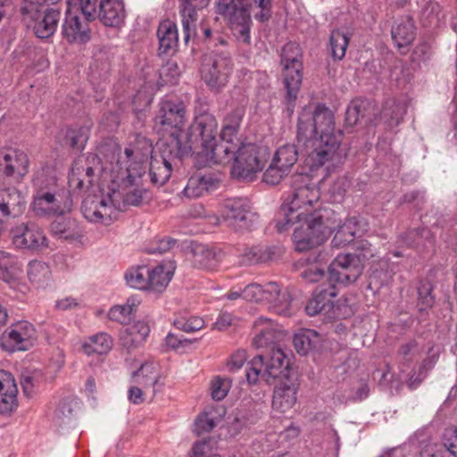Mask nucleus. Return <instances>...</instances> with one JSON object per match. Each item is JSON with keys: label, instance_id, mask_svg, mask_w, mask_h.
Wrapping results in <instances>:
<instances>
[{"label": "nucleus", "instance_id": "79ce46f5", "mask_svg": "<svg viewBox=\"0 0 457 457\" xmlns=\"http://www.w3.org/2000/svg\"><path fill=\"white\" fill-rule=\"evenodd\" d=\"M112 348V339L105 332L89 337L83 344L82 349L87 355L106 354Z\"/></svg>", "mask_w": 457, "mask_h": 457}, {"label": "nucleus", "instance_id": "20e7f679", "mask_svg": "<svg viewBox=\"0 0 457 457\" xmlns=\"http://www.w3.org/2000/svg\"><path fill=\"white\" fill-rule=\"evenodd\" d=\"M32 187L30 208L37 216H62L71 211V192L58 182L51 168L42 167L35 171Z\"/></svg>", "mask_w": 457, "mask_h": 457}, {"label": "nucleus", "instance_id": "37998d69", "mask_svg": "<svg viewBox=\"0 0 457 457\" xmlns=\"http://www.w3.org/2000/svg\"><path fill=\"white\" fill-rule=\"evenodd\" d=\"M150 333V328L145 321L138 320L126 328L120 334L123 345L127 347L137 345L145 341Z\"/></svg>", "mask_w": 457, "mask_h": 457}, {"label": "nucleus", "instance_id": "1a4fd4ad", "mask_svg": "<svg viewBox=\"0 0 457 457\" xmlns=\"http://www.w3.org/2000/svg\"><path fill=\"white\" fill-rule=\"evenodd\" d=\"M220 219L232 230L246 232L256 224L258 215L247 197H232L223 202Z\"/></svg>", "mask_w": 457, "mask_h": 457}, {"label": "nucleus", "instance_id": "473e14b6", "mask_svg": "<svg viewBox=\"0 0 457 457\" xmlns=\"http://www.w3.org/2000/svg\"><path fill=\"white\" fill-rule=\"evenodd\" d=\"M193 264L205 270H216L222 259V252L206 245H197L192 250Z\"/></svg>", "mask_w": 457, "mask_h": 457}, {"label": "nucleus", "instance_id": "aec40b11", "mask_svg": "<svg viewBox=\"0 0 457 457\" xmlns=\"http://www.w3.org/2000/svg\"><path fill=\"white\" fill-rule=\"evenodd\" d=\"M28 154L19 149H8L0 152V171L16 180L22 179L29 172Z\"/></svg>", "mask_w": 457, "mask_h": 457}, {"label": "nucleus", "instance_id": "2eb2a0df", "mask_svg": "<svg viewBox=\"0 0 457 457\" xmlns=\"http://www.w3.org/2000/svg\"><path fill=\"white\" fill-rule=\"evenodd\" d=\"M363 265L353 254H338L328 268L329 285H347L354 282L361 274Z\"/></svg>", "mask_w": 457, "mask_h": 457}, {"label": "nucleus", "instance_id": "603ef678", "mask_svg": "<svg viewBox=\"0 0 457 457\" xmlns=\"http://www.w3.org/2000/svg\"><path fill=\"white\" fill-rule=\"evenodd\" d=\"M44 380L43 373L40 370L25 371L21 375V385L24 393L29 395L32 394L34 388L39 386Z\"/></svg>", "mask_w": 457, "mask_h": 457}, {"label": "nucleus", "instance_id": "13d9d810", "mask_svg": "<svg viewBox=\"0 0 457 457\" xmlns=\"http://www.w3.org/2000/svg\"><path fill=\"white\" fill-rule=\"evenodd\" d=\"M175 327L187 333H193L202 329L204 327V321L199 317H190L189 319L176 320L174 321Z\"/></svg>", "mask_w": 457, "mask_h": 457}, {"label": "nucleus", "instance_id": "dca6fc26", "mask_svg": "<svg viewBox=\"0 0 457 457\" xmlns=\"http://www.w3.org/2000/svg\"><path fill=\"white\" fill-rule=\"evenodd\" d=\"M232 70L230 58L224 54H214L204 59L201 68L203 79L212 87H220L228 80Z\"/></svg>", "mask_w": 457, "mask_h": 457}, {"label": "nucleus", "instance_id": "a211bd4d", "mask_svg": "<svg viewBox=\"0 0 457 457\" xmlns=\"http://www.w3.org/2000/svg\"><path fill=\"white\" fill-rule=\"evenodd\" d=\"M12 242L18 249L43 250L48 247L44 232L35 224H21L11 230Z\"/></svg>", "mask_w": 457, "mask_h": 457}, {"label": "nucleus", "instance_id": "3c124183", "mask_svg": "<svg viewBox=\"0 0 457 457\" xmlns=\"http://www.w3.org/2000/svg\"><path fill=\"white\" fill-rule=\"evenodd\" d=\"M220 416L214 411H204L195 420V431L197 434L210 432L220 422Z\"/></svg>", "mask_w": 457, "mask_h": 457}, {"label": "nucleus", "instance_id": "2f4dec72", "mask_svg": "<svg viewBox=\"0 0 457 457\" xmlns=\"http://www.w3.org/2000/svg\"><path fill=\"white\" fill-rule=\"evenodd\" d=\"M336 286L318 289L306 304L305 310L308 315L315 316L318 313H328L334 310L333 298L337 295Z\"/></svg>", "mask_w": 457, "mask_h": 457}, {"label": "nucleus", "instance_id": "49530a36", "mask_svg": "<svg viewBox=\"0 0 457 457\" xmlns=\"http://www.w3.org/2000/svg\"><path fill=\"white\" fill-rule=\"evenodd\" d=\"M140 301L137 298L129 297L124 304L112 306L108 312V318L120 324H126L130 321Z\"/></svg>", "mask_w": 457, "mask_h": 457}, {"label": "nucleus", "instance_id": "0e129e2a", "mask_svg": "<svg viewBox=\"0 0 457 457\" xmlns=\"http://www.w3.org/2000/svg\"><path fill=\"white\" fill-rule=\"evenodd\" d=\"M247 360V353L244 349H238L234 352L227 361L228 369L230 371H237L243 367Z\"/></svg>", "mask_w": 457, "mask_h": 457}, {"label": "nucleus", "instance_id": "9b49d317", "mask_svg": "<svg viewBox=\"0 0 457 457\" xmlns=\"http://www.w3.org/2000/svg\"><path fill=\"white\" fill-rule=\"evenodd\" d=\"M244 116V108L237 107L223 118L220 135V142L218 148H216L218 162L222 164L228 163L231 161L237 146L240 145L238 132Z\"/></svg>", "mask_w": 457, "mask_h": 457}, {"label": "nucleus", "instance_id": "7ed1b4c3", "mask_svg": "<svg viewBox=\"0 0 457 457\" xmlns=\"http://www.w3.org/2000/svg\"><path fill=\"white\" fill-rule=\"evenodd\" d=\"M152 152L147 139L137 138L118 155L115 163L102 168V177L104 181H111L109 187L113 196L121 195L125 204L138 206L151 199L149 191L139 184Z\"/></svg>", "mask_w": 457, "mask_h": 457}, {"label": "nucleus", "instance_id": "052dcab7", "mask_svg": "<svg viewBox=\"0 0 457 457\" xmlns=\"http://www.w3.org/2000/svg\"><path fill=\"white\" fill-rule=\"evenodd\" d=\"M398 353L403 359V365L405 363L409 365L420 353V349L415 341H410L400 347Z\"/></svg>", "mask_w": 457, "mask_h": 457}, {"label": "nucleus", "instance_id": "39448f33", "mask_svg": "<svg viewBox=\"0 0 457 457\" xmlns=\"http://www.w3.org/2000/svg\"><path fill=\"white\" fill-rule=\"evenodd\" d=\"M154 122L165 130H176L171 133L170 140L166 143L168 147H176V151H170V154L186 156L192 152V145L187 138L188 132L183 129L187 123V111L182 101L162 100L159 104Z\"/></svg>", "mask_w": 457, "mask_h": 457}, {"label": "nucleus", "instance_id": "b1692460", "mask_svg": "<svg viewBox=\"0 0 457 457\" xmlns=\"http://www.w3.org/2000/svg\"><path fill=\"white\" fill-rule=\"evenodd\" d=\"M391 37L397 50L402 54H406L416 38L413 20L409 16L396 20L391 28Z\"/></svg>", "mask_w": 457, "mask_h": 457}, {"label": "nucleus", "instance_id": "e433bc0d", "mask_svg": "<svg viewBox=\"0 0 457 457\" xmlns=\"http://www.w3.org/2000/svg\"><path fill=\"white\" fill-rule=\"evenodd\" d=\"M159 51L167 54L178 45V29L176 24L170 21H162L157 29Z\"/></svg>", "mask_w": 457, "mask_h": 457}, {"label": "nucleus", "instance_id": "09e8293b", "mask_svg": "<svg viewBox=\"0 0 457 457\" xmlns=\"http://www.w3.org/2000/svg\"><path fill=\"white\" fill-rule=\"evenodd\" d=\"M350 37L339 29L331 31L329 45L331 50V56L335 60H342L349 45Z\"/></svg>", "mask_w": 457, "mask_h": 457}, {"label": "nucleus", "instance_id": "864d4df0", "mask_svg": "<svg viewBox=\"0 0 457 457\" xmlns=\"http://www.w3.org/2000/svg\"><path fill=\"white\" fill-rule=\"evenodd\" d=\"M231 387V379L225 377H215L211 382V395L216 401L223 400Z\"/></svg>", "mask_w": 457, "mask_h": 457}, {"label": "nucleus", "instance_id": "338daca9", "mask_svg": "<svg viewBox=\"0 0 457 457\" xmlns=\"http://www.w3.org/2000/svg\"><path fill=\"white\" fill-rule=\"evenodd\" d=\"M363 116L361 104L358 102H352L345 112V121L349 126L357 124L360 118Z\"/></svg>", "mask_w": 457, "mask_h": 457}, {"label": "nucleus", "instance_id": "cd10ccee", "mask_svg": "<svg viewBox=\"0 0 457 457\" xmlns=\"http://www.w3.org/2000/svg\"><path fill=\"white\" fill-rule=\"evenodd\" d=\"M175 263L165 260L154 266H148L149 292L162 293L170 284L175 271Z\"/></svg>", "mask_w": 457, "mask_h": 457}, {"label": "nucleus", "instance_id": "f03ea898", "mask_svg": "<svg viewBox=\"0 0 457 457\" xmlns=\"http://www.w3.org/2000/svg\"><path fill=\"white\" fill-rule=\"evenodd\" d=\"M342 133L335 130L332 112L324 105L301 112L297 126V142L303 145L304 164L312 172L321 171L323 178L343 162L346 154L340 147Z\"/></svg>", "mask_w": 457, "mask_h": 457}, {"label": "nucleus", "instance_id": "58836bf2", "mask_svg": "<svg viewBox=\"0 0 457 457\" xmlns=\"http://www.w3.org/2000/svg\"><path fill=\"white\" fill-rule=\"evenodd\" d=\"M217 183L218 181L212 177H192L188 179L182 195L187 198L201 197L216 188Z\"/></svg>", "mask_w": 457, "mask_h": 457}, {"label": "nucleus", "instance_id": "f704fd0d", "mask_svg": "<svg viewBox=\"0 0 457 457\" xmlns=\"http://www.w3.org/2000/svg\"><path fill=\"white\" fill-rule=\"evenodd\" d=\"M132 378L136 385L143 386L145 393L149 391L153 395H154L156 392L154 386L159 379L157 364L154 362H145L142 364L137 370L133 372Z\"/></svg>", "mask_w": 457, "mask_h": 457}, {"label": "nucleus", "instance_id": "6ab92c4d", "mask_svg": "<svg viewBox=\"0 0 457 457\" xmlns=\"http://www.w3.org/2000/svg\"><path fill=\"white\" fill-rule=\"evenodd\" d=\"M253 329L255 336L252 344L255 348L262 349L266 353L279 349L276 345L282 337V331L270 319L262 316L257 318L253 322Z\"/></svg>", "mask_w": 457, "mask_h": 457}, {"label": "nucleus", "instance_id": "6e6d98bb", "mask_svg": "<svg viewBox=\"0 0 457 457\" xmlns=\"http://www.w3.org/2000/svg\"><path fill=\"white\" fill-rule=\"evenodd\" d=\"M215 445L216 442L211 438L195 442L192 447V453L190 457L219 456L218 454L214 453Z\"/></svg>", "mask_w": 457, "mask_h": 457}, {"label": "nucleus", "instance_id": "c85d7f7f", "mask_svg": "<svg viewBox=\"0 0 457 457\" xmlns=\"http://www.w3.org/2000/svg\"><path fill=\"white\" fill-rule=\"evenodd\" d=\"M63 37L71 44H84L90 39V31L87 21L72 14L68 9L62 28Z\"/></svg>", "mask_w": 457, "mask_h": 457}, {"label": "nucleus", "instance_id": "a878e982", "mask_svg": "<svg viewBox=\"0 0 457 457\" xmlns=\"http://www.w3.org/2000/svg\"><path fill=\"white\" fill-rule=\"evenodd\" d=\"M265 302L279 315H289L291 312V293L287 287H284L277 282L267 283Z\"/></svg>", "mask_w": 457, "mask_h": 457}, {"label": "nucleus", "instance_id": "72a5a7b5", "mask_svg": "<svg viewBox=\"0 0 457 457\" xmlns=\"http://www.w3.org/2000/svg\"><path fill=\"white\" fill-rule=\"evenodd\" d=\"M125 9L120 0H101L98 16L105 26L118 27L124 21Z\"/></svg>", "mask_w": 457, "mask_h": 457}, {"label": "nucleus", "instance_id": "9d476101", "mask_svg": "<svg viewBox=\"0 0 457 457\" xmlns=\"http://www.w3.org/2000/svg\"><path fill=\"white\" fill-rule=\"evenodd\" d=\"M188 140L194 148V145L200 142L205 156L215 163L218 162L216 155L219 144L217 143L218 122L215 117L209 112L195 115L194 122L190 126Z\"/></svg>", "mask_w": 457, "mask_h": 457}, {"label": "nucleus", "instance_id": "e2e57ef3", "mask_svg": "<svg viewBox=\"0 0 457 457\" xmlns=\"http://www.w3.org/2000/svg\"><path fill=\"white\" fill-rule=\"evenodd\" d=\"M419 309L420 311H426L434 303V298L431 295V287L428 284H422L419 289Z\"/></svg>", "mask_w": 457, "mask_h": 457}, {"label": "nucleus", "instance_id": "a18cd8bd", "mask_svg": "<svg viewBox=\"0 0 457 457\" xmlns=\"http://www.w3.org/2000/svg\"><path fill=\"white\" fill-rule=\"evenodd\" d=\"M148 276V266L138 265L127 270L124 278L130 287L149 292Z\"/></svg>", "mask_w": 457, "mask_h": 457}, {"label": "nucleus", "instance_id": "bf43d9fd", "mask_svg": "<svg viewBox=\"0 0 457 457\" xmlns=\"http://www.w3.org/2000/svg\"><path fill=\"white\" fill-rule=\"evenodd\" d=\"M195 341V339H188L184 337L183 336L169 333L165 337V345L168 348L175 351H183L190 345H192Z\"/></svg>", "mask_w": 457, "mask_h": 457}, {"label": "nucleus", "instance_id": "4c0bfd02", "mask_svg": "<svg viewBox=\"0 0 457 457\" xmlns=\"http://www.w3.org/2000/svg\"><path fill=\"white\" fill-rule=\"evenodd\" d=\"M399 246H406L416 249L425 248L428 244L433 243V237L429 229H409L398 237Z\"/></svg>", "mask_w": 457, "mask_h": 457}, {"label": "nucleus", "instance_id": "5701e85b", "mask_svg": "<svg viewBox=\"0 0 457 457\" xmlns=\"http://www.w3.org/2000/svg\"><path fill=\"white\" fill-rule=\"evenodd\" d=\"M170 151H176L175 146H167V144H162V155L160 158L152 157L150 162L149 175L151 182L155 186H162L170 178L172 171V164L170 158H182L183 156H176L170 154Z\"/></svg>", "mask_w": 457, "mask_h": 457}, {"label": "nucleus", "instance_id": "bb28decb", "mask_svg": "<svg viewBox=\"0 0 457 457\" xmlns=\"http://www.w3.org/2000/svg\"><path fill=\"white\" fill-rule=\"evenodd\" d=\"M18 388L12 375L0 370V414L10 415L18 407Z\"/></svg>", "mask_w": 457, "mask_h": 457}, {"label": "nucleus", "instance_id": "412c9836", "mask_svg": "<svg viewBox=\"0 0 457 457\" xmlns=\"http://www.w3.org/2000/svg\"><path fill=\"white\" fill-rule=\"evenodd\" d=\"M337 221L335 228L331 231H336L335 236L331 241L334 247H344L348 244L353 242L354 238L361 237L367 230L366 221L357 216H353L345 219L343 224L339 225V218L336 213Z\"/></svg>", "mask_w": 457, "mask_h": 457}, {"label": "nucleus", "instance_id": "c03bdc74", "mask_svg": "<svg viewBox=\"0 0 457 457\" xmlns=\"http://www.w3.org/2000/svg\"><path fill=\"white\" fill-rule=\"evenodd\" d=\"M321 337L313 329L303 328L294 336V345L301 355L307 354L320 342Z\"/></svg>", "mask_w": 457, "mask_h": 457}, {"label": "nucleus", "instance_id": "c9c22d12", "mask_svg": "<svg viewBox=\"0 0 457 457\" xmlns=\"http://www.w3.org/2000/svg\"><path fill=\"white\" fill-rule=\"evenodd\" d=\"M29 280L37 287L44 288L52 281V270L49 265L42 261L33 260L27 268Z\"/></svg>", "mask_w": 457, "mask_h": 457}, {"label": "nucleus", "instance_id": "5fc2aeb1", "mask_svg": "<svg viewBox=\"0 0 457 457\" xmlns=\"http://www.w3.org/2000/svg\"><path fill=\"white\" fill-rule=\"evenodd\" d=\"M89 129L87 127H79L71 129L67 131L66 137L70 140L72 148L82 150L88 139Z\"/></svg>", "mask_w": 457, "mask_h": 457}, {"label": "nucleus", "instance_id": "393cba45", "mask_svg": "<svg viewBox=\"0 0 457 457\" xmlns=\"http://www.w3.org/2000/svg\"><path fill=\"white\" fill-rule=\"evenodd\" d=\"M298 386L292 378L279 381L275 386L272 407L281 413L292 409L297 400Z\"/></svg>", "mask_w": 457, "mask_h": 457}, {"label": "nucleus", "instance_id": "c756f323", "mask_svg": "<svg viewBox=\"0 0 457 457\" xmlns=\"http://www.w3.org/2000/svg\"><path fill=\"white\" fill-rule=\"evenodd\" d=\"M26 196L16 187L0 190V214L2 216L17 217L26 209Z\"/></svg>", "mask_w": 457, "mask_h": 457}, {"label": "nucleus", "instance_id": "de8ad7c7", "mask_svg": "<svg viewBox=\"0 0 457 457\" xmlns=\"http://www.w3.org/2000/svg\"><path fill=\"white\" fill-rule=\"evenodd\" d=\"M406 113V106L403 103L396 102L395 100H388L386 102L382 110V118L385 122L390 127H396L402 120Z\"/></svg>", "mask_w": 457, "mask_h": 457}, {"label": "nucleus", "instance_id": "7c9ffc66", "mask_svg": "<svg viewBox=\"0 0 457 457\" xmlns=\"http://www.w3.org/2000/svg\"><path fill=\"white\" fill-rule=\"evenodd\" d=\"M20 272L18 258L8 252L0 250V278L12 289L22 291L26 286L19 279Z\"/></svg>", "mask_w": 457, "mask_h": 457}, {"label": "nucleus", "instance_id": "8fccbe9b", "mask_svg": "<svg viewBox=\"0 0 457 457\" xmlns=\"http://www.w3.org/2000/svg\"><path fill=\"white\" fill-rule=\"evenodd\" d=\"M110 163H114V162L112 161L105 160L104 162L101 163L99 168L87 167L86 170L87 180L76 178L75 174H72V176L70 179V183L74 185V187L77 189H80V190L85 187H88L89 186H91L93 184V177H94L95 173L97 172L101 177L102 182L106 183L109 187L111 185V181L104 180V179L102 177V168L104 167L105 165L110 167Z\"/></svg>", "mask_w": 457, "mask_h": 457}, {"label": "nucleus", "instance_id": "f8f14e48", "mask_svg": "<svg viewBox=\"0 0 457 457\" xmlns=\"http://www.w3.org/2000/svg\"><path fill=\"white\" fill-rule=\"evenodd\" d=\"M301 51L295 43H287L282 48L281 64L284 70V83L287 98L293 102L296 99L302 84Z\"/></svg>", "mask_w": 457, "mask_h": 457}, {"label": "nucleus", "instance_id": "4468645a", "mask_svg": "<svg viewBox=\"0 0 457 457\" xmlns=\"http://www.w3.org/2000/svg\"><path fill=\"white\" fill-rule=\"evenodd\" d=\"M298 150L294 144H286L279 146L271 160V162L263 174V180L267 184L277 185L290 172L298 160Z\"/></svg>", "mask_w": 457, "mask_h": 457}, {"label": "nucleus", "instance_id": "ddd939ff", "mask_svg": "<svg viewBox=\"0 0 457 457\" xmlns=\"http://www.w3.org/2000/svg\"><path fill=\"white\" fill-rule=\"evenodd\" d=\"M23 19L28 27H31L39 38H48L56 30L60 20V12L50 8L39 10L35 3L27 4L22 7Z\"/></svg>", "mask_w": 457, "mask_h": 457}, {"label": "nucleus", "instance_id": "6e6552de", "mask_svg": "<svg viewBox=\"0 0 457 457\" xmlns=\"http://www.w3.org/2000/svg\"><path fill=\"white\" fill-rule=\"evenodd\" d=\"M216 12L228 21L238 41L250 44L252 19L248 0H217Z\"/></svg>", "mask_w": 457, "mask_h": 457}, {"label": "nucleus", "instance_id": "f3484780", "mask_svg": "<svg viewBox=\"0 0 457 457\" xmlns=\"http://www.w3.org/2000/svg\"><path fill=\"white\" fill-rule=\"evenodd\" d=\"M36 338L34 326L25 320L10 326L1 337V345L9 352L26 351Z\"/></svg>", "mask_w": 457, "mask_h": 457}, {"label": "nucleus", "instance_id": "0eeeda50", "mask_svg": "<svg viewBox=\"0 0 457 457\" xmlns=\"http://www.w3.org/2000/svg\"><path fill=\"white\" fill-rule=\"evenodd\" d=\"M269 157L270 151L267 146L255 144L238 145L231 159L234 160L231 174L238 179L252 180L262 170Z\"/></svg>", "mask_w": 457, "mask_h": 457}, {"label": "nucleus", "instance_id": "f257e3e1", "mask_svg": "<svg viewBox=\"0 0 457 457\" xmlns=\"http://www.w3.org/2000/svg\"><path fill=\"white\" fill-rule=\"evenodd\" d=\"M336 221V212L322 204L320 189L312 183L309 176H294L291 189L275 222L279 232L295 226L293 233L295 250L305 252L323 244L335 228Z\"/></svg>", "mask_w": 457, "mask_h": 457}, {"label": "nucleus", "instance_id": "774afa93", "mask_svg": "<svg viewBox=\"0 0 457 457\" xmlns=\"http://www.w3.org/2000/svg\"><path fill=\"white\" fill-rule=\"evenodd\" d=\"M355 258H358L360 263L363 265V262L370 260L374 256V250L372 245L367 241H361L357 246V253L353 254Z\"/></svg>", "mask_w": 457, "mask_h": 457}, {"label": "nucleus", "instance_id": "ea45409f", "mask_svg": "<svg viewBox=\"0 0 457 457\" xmlns=\"http://www.w3.org/2000/svg\"><path fill=\"white\" fill-rule=\"evenodd\" d=\"M109 202L112 200H85L81 207L84 217L91 222H104L110 218Z\"/></svg>", "mask_w": 457, "mask_h": 457}, {"label": "nucleus", "instance_id": "4be33fe9", "mask_svg": "<svg viewBox=\"0 0 457 457\" xmlns=\"http://www.w3.org/2000/svg\"><path fill=\"white\" fill-rule=\"evenodd\" d=\"M211 0H181L179 15L183 29L184 40L187 42L197 34V11L205 8Z\"/></svg>", "mask_w": 457, "mask_h": 457}, {"label": "nucleus", "instance_id": "680f3d73", "mask_svg": "<svg viewBox=\"0 0 457 457\" xmlns=\"http://www.w3.org/2000/svg\"><path fill=\"white\" fill-rule=\"evenodd\" d=\"M63 238L76 245H83L87 240L84 230L77 224L75 220L74 224L71 225L67 230Z\"/></svg>", "mask_w": 457, "mask_h": 457}, {"label": "nucleus", "instance_id": "69168bd1", "mask_svg": "<svg viewBox=\"0 0 457 457\" xmlns=\"http://www.w3.org/2000/svg\"><path fill=\"white\" fill-rule=\"evenodd\" d=\"M443 444L452 455L457 457V428L445 429L443 436Z\"/></svg>", "mask_w": 457, "mask_h": 457}, {"label": "nucleus", "instance_id": "423d86ee", "mask_svg": "<svg viewBox=\"0 0 457 457\" xmlns=\"http://www.w3.org/2000/svg\"><path fill=\"white\" fill-rule=\"evenodd\" d=\"M288 378H291L290 361L281 349L256 355L249 361L246 370V378L251 384H256L260 379L271 383Z\"/></svg>", "mask_w": 457, "mask_h": 457}, {"label": "nucleus", "instance_id": "4d7b16f0", "mask_svg": "<svg viewBox=\"0 0 457 457\" xmlns=\"http://www.w3.org/2000/svg\"><path fill=\"white\" fill-rule=\"evenodd\" d=\"M267 283L260 285L252 283L243 288V299L246 301L265 302Z\"/></svg>", "mask_w": 457, "mask_h": 457}, {"label": "nucleus", "instance_id": "a19ab883", "mask_svg": "<svg viewBox=\"0 0 457 457\" xmlns=\"http://www.w3.org/2000/svg\"><path fill=\"white\" fill-rule=\"evenodd\" d=\"M274 255L275 251L271 246H253L244 249L238 258L241 265H253L269 262Z\"/></svg>", "mask_w": 457, "mask_h": 457}]
</instances>
